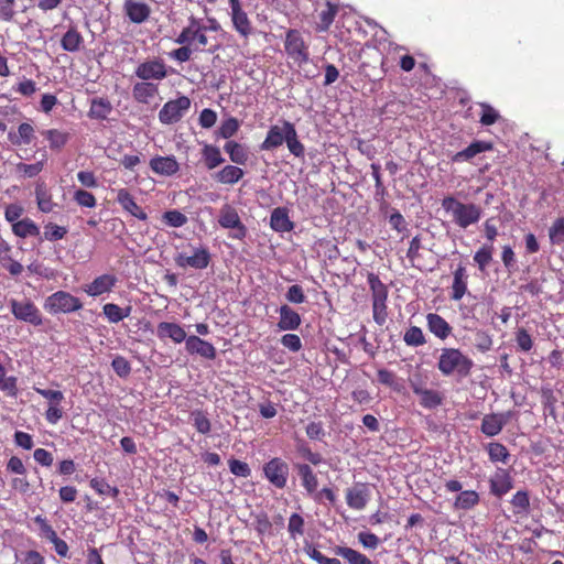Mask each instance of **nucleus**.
I'll list each match as a JSON object with an SVG mask.
<instances>
[{
  "label": "nucleus",
  "mask_w": 564,
  "mask_h": 564,
  "mask_svg": "<svg viewBox=\"0 0 564 564\" xmlns=\"http://www.w3.org/2000/svg\"><path fill=\"white\" fill-rule=\"evenodd\" d=\"M442 207L446 213L452 215L453 223L463 229L477 224L482 215L480 206L474 203H462L454 196L444 197L442 199Z\"/></svg>",
  "instance_id": "obj_1"
},
{
  "label": "nucleus",
  "mask_w": 564,
  "mask_h": 564,
  "mask_svg": "<svg viewBox=\"0 0 564 564\" xmlns=\"http://www.w3.org/2000/svg\"><path fill=\"white\" fill-rule=\"evenodd\" d=\"M367 282L371 293L372 317L377 325L382 326L388 319V296L389 289L380 280L379 275L368 272Z\"/></svg>",
  "instance_id": "obj_2"
},
{
  "label": "nucleus",
  "mask_w": 564,
  "mask_h": 564,
  "mask_svg": "<svg viewBox=\"0 0 564 564\" xmlns=\"http://www.w3.org/2000/svg\"><path fill=\"white\" fill-rule=\"evenodd\" d=\"M473 367V360L465 356L458 348L442 349L437 362V368L442 375L451 376L456 372L460 377H467Z\"/></svg>",
  "instance_id": "obj_3"
},
{
  "label": "nucleus",
  "mask_w": 564,
  "mask_h": 564,
  "mask_svg": "<svg viewBox=\"0 0 564 564\" xmlns=\"http://www.w3.org/2000/svg\"><path fill=\"white\" fill-rule=\"evenodd\" d=\"M43 307L52 315L70 314L82 310L83 303L67 291H56L45 299Z\"/></svg>",
  "instance_id": "obj_4"
},
{
  "label": "nucleus",
  "mask_w": 564,
  "mask_h": 564,
  "mask_svg": "<svg viewBox=\"0 0 564 564\" xmlns=\"http://www.w3.org/2000/svg\"><path fill=\"white\" fill-rule=\"evenodd\" d=\"M284 50L288 56L300 66L308 63L310 61L308 45L304 41L301 32L296 29H289L286 31Z\"/></svg>",
  "instance_id": "obj_5"
},
{
  "label": "nucleus",
  "mask_w": 564,
  "mask_h": 564,
  "mask_svg": "<svg viewBox=\"0 0 564 564\" xmlns=\"http://www.w3.org/2000/svg\"><path fill=\"white\" fill-rule=\"evenodd\" d=\"M10 311L15 319L28 323L34 327L43 325V315L40 308L30 299L9 301Z\"/></svg>",
  "instance_id": "obj_6"
},
{
  "label": "nucleus",
  "mask_w": 564,
  "mask_h": 564,
  "mask_svg": "<svg viewBox=\"0 0 564 564\" xmlns=\"http://www.w3.org/2000/svg\"><path fill=\"white\" fill-rule=\"evenodd\" d=\"M207 31V25H203L198 19L191 17L188 25L177 35L175 43L187 45L197 43L195 50H202L208 44Z\"/></svg>",
  "instance_id": "obj_7"
},
{
  "label": "nucleus",
  "mask_w": 564,
  "mask_h": 564,
  "mask_svg": "<svg viewBox=\"0 0 564 564\" xmlns=\"http://www.w3.org/2000/svg\"><path fill=\"white\" fill-rule=\"evenodd\" d=\"M191 108V99L187 96H180L176 99L166 101L159 111V120L163 124L178 122Z\"/></svg>",
  "instance_id": "obj_8"
},
{
  "label": "nucleus",
  "mask_w": 564,
  "mask_h": 564,
  "mask_svg": "<svg viewBox=\"0 0 564 564\" xmlns=\"http://www.w3.org/2000/svg\"><path fill=\"white\" fill-rule=\"evenodd\" d=\"M34 391L47 400L48 408L45 411V420L50 424H56L64 415L62 402L64 394L59 390L34 388Z\"/></svg>",
  "instance_id": "obj_9"
},
{
  "label": "nucleus",
  "mask_w": 564,
  "mask_h": 564,
  "mask_svg": "<svg viewBox=\"0 0 564 564\" xmlns=\"http://www.w3.org/2000/svg\"><path fill=\"white\" fill-rule=\"evenodd\" d=\"M289 470V465L280 457H274L263 465L264 477L278 489L286 486Z\"/></svg>",
  "instance_id": "obj_10"
},
{
  "label": "nucleus",
  "mask_w": 564,
  "mask_h": 564,
  "mask_svg": "<svg viewBox=\"0 0 564 564\" xmlns=\"http://www.w3.org/2000/svg\"><path fill=\"white\" fill-rule=\"evenodd\" d=\"M134 74L141 80H145V82L158 80V82H160V80L164 79L165 77H167L169 72H167L166 64L164 63L163 59L153 58V59H148V61L140 63L137 66Z\"/></svg>",
  "instance_id": "obj_11"
},
{
  "label": "nucleus",
  "mask_w": 564,
  "mask_h": 564,
  "mask_svg": "<svg viewBox=\"0 0 564 564\" xmlns=\"http://www.w3.org/2000/svg\"><path fill=\"white\" fill-rule=\"evenodd\" d=\"M289 131H294V124L288 120H283L281 124L271 126L260 149L263 151L278 149L285 142Z\"/></svg>",
  "instance_id": "obj_12"
},
{
  "label": "nucleus",
  "mask_w": 564,
  "mask_h": 564,
  "mask_svg": "<svg viewBox=\"0 0 564 564\" xmlns=\"http://www.w3.org/2000/svg\"><path fill=\"white\" fill-rule=\"evenodd\" d=\"M445 488L447 491L460 494L456 497L454 502L455 509L469 510L479 503V495L475 490H464L462 491L463 485L460 481L451 479L445 482Z\"/></svg>",
  "instance_id": "obj_13"
},
{
  "label": "nucleus",
  "mask_w": 564,
  "mask_h": 564,
  "mask_svg": "<svg viewBox=\"0 0 564 564\" xmlns=\"http://www.w3.org/2000/svg\"><path fill=\"white\" fill-rule=\"evenodd\" d=\"M218 224L226 229H236L234 238L243 239L247 235V228L242 224L237 210L229 204L221 207Z\"/></svg>",
  "instance_id": "obj_14"
},
{
  "label": "nucleus",
  "mask_w": 564,
  "mask_h": 564,
  "mask_svg": "<svg viewBox=\"0 0 564 564\" xmlns=\"http://www.w3.org/2000/svg\"><path fill=\"white\" fill-rule=\"evenodd\" d=\"M175 264L178 268H193L203 270L206 269L210 263V253L206 248L195 249L192 256H187L184 252L177 253L174 258Z\"/></svg>",
  "instance_id": "obj_15"
},
{
  "label": "nucleus",
  "mask_w": 564,
  "mask_h": 564,
  "mask_svg": "<svg viewBox=\"0 0 564 564\" xmlns=\"http://www.w3.org/2000/svg\"><path fill=\"white\" fill-rule=\"evenodd\" d=\"M118 279L115 274L105 273L95 278L89 284L83 286L84 292L93 297L110 293L116 286Z\"/></svg>",
  "instance_id": "obj_16"
},
{
  "label": "nucleus",
  "mask_w": 564,
  "mask_h": 564,
  "mask_svg": "<svg viewBox=\"0 0 564 564\" xmlns=\"http://www.w3.org/2000/svg\"><path fill=\"white\" fill-rule=\"evenodd\" d=\"M512 417V412L490 413L482 417L480 430L489 437L498 435Z\"/></svg>",
  "instance_id": "obj_17"
},
{
  "label": "nucleus",
  "mask_w": 564,
  "mask_h": 564,
  "mask_svg": "<svg viewBox=\"0 0 564 564\" xmlns=\"http://www.w3.org/2000/svg\"><path fill=\"white\" fill-rule=\"evenodd\" d=\"M370 500L368 484L357 482L346 490V502L354 510H362Z\"/></svg>",
  "instance_id": "obj_18"
},
{
  "label": "nucleus",
  "mask_w": 564,
  "mask_h": 564,
  "mask_svg": "<svg viewBox=\"0 0 564 564\" xmlns=\"http://www.w3.org/2000/svg\"><path fill=\"white\" fill-rule=\"evenodd\" d=\"M185 349L189 355H197L208 360H214L217 356L214 345L196 335L187 337Z\"/></svg>",
  "instance_id": "obj_19"
},
{
  "label": "nucleus",
  "mask_w": 564,
  "mask_h": 564,
  "mask_svg": "<svg viewBox=\"0 0 564 564\" xmlns=\"http://www.w3.org/2000/svg\"><path fill=\"white\" fill-rule=\"evenodd\" d=\"M116 200L122 209L139 220H148V214L139 206L128 188L122 187L116 191Z\"/></svg>",
  "instance_id": "obj_20"
},
{
  "label": "nucleus",
  "mask_w": 564,
  "mask_h": 564,
  "mask_svg": "<svg viewBox=\"0 0 564 564\" xmlns=\"http://www.w3.org/2000/svg\"><path fill=\"white\" fill-rule=\"evenodd\" d=\"M149 166L160 176H173L180 171V164L174 155H155L150 160Z\"/></svg>",
  "instance_id": "obj_21"
},
{
  "label": "nucleus",
  "mask_w": 564,
  "mask_h": 564,
  "mask_svg": "<svg viewBox=\"0 0 564 564\" xmlns=\"http://www.w3.org/2000/svg\"><path fill=\"white\" fill-rule=\"evenodd\" d=\"M123 11L130 22L135 24L144 23L151 14L150 6L137 0H124Z\"/></svg>",
  "instance_id": "obj_22"
},
{
  "label": "nucleus",
  "mask_w": 564,
  "mask_h": 564,
  "mask_svg": "<svg viewBox=\"0 0 564 564\" xmlns=\"http://www.w3.org/2000/svg\"><path fill=\"white\" fill-rule=\"evenodd\" d=\"M156 335L161 340L170 338L175 344L186 343L187 335L184 328L171 322H161L156 327Z\"/></svg>",
  "instance_id": "obj_23"
},
{
  "label": "nucleus",
  "mask_w": 564,
  "mask_h": 564,
  "mask_svg": "<svg viewBox=\"0 0 564 564\" xmlns=\"http://www.w3.org/2000/svg\"><path fill=\"white\" fill-rule=\"evenodd\" d=\"M245 176V171L237 164H227L213 175L215 182L221 185H235Z\"/></svg>",
  "instance_id": "obj_24"
},
{
  "label": "nucleus",
  "mask_w": 564,
  "mask_h": 564,
  "mask_svg": "<svg viewBox=\"0 0 564 564\" xmlns=\"http://www.w3.org/2000/svg\"><path fill=\"white\" fill-rule=\"evenodd\" d=\"M270 227L275 232H290L294 229V223L290 219L286 207H276L271 212Z\"/></svg>",
  "instance_id": "obj_25"
},
{
  "label": "nucleus",
  "mask_w": 564,
  "mask_h": 564,
  "mask_svg": "<svg viewBox=\"0 0 564 564\" xmlns=\"http://www.w3.org/2000/svg\"><path fill=\"white\" fill-rule=\"evenodd\" d=\"M492 149V143L487 141H474L466 149L456 152L452 156V162L462 163L467 162L474 159L476 155L490 151Z\"/></svg>",
  "instance_id": "obj_26"
},
{
  "label": "nucleus",
  "mask_w": 564,
  "mask_h": 564,
  "mask_svg": "<svg viewBox=\"0 0 564 564\" xmlns=\"http://www.w3.org/2000/svg\"><path fill=\"white\" fill-rule=\"evenodd\" d=\"M426 325L429 330L437 338L444 340L452 334V326L448 322L436 313L426 315Z\"/></svg>",
  "instance_id": "obj_27"
},
{
  "label": "nucleus",
  "mask_w": 564,
  "mask_h": 564,
  "mask_svg": "<svg viewBox=\"0 0 564 564\" xmlns=\"http://www.w3.org/2000/svg\"><path fill=\"white\" fill-rule=\"evenodd\" d=\"M279 315L278 328L280 330H295L302 323L300 314L286 304L280 306Z\"/></svg>",
  "instance_id": "obj_28"
},
{
  "label": "nucleus",
  "mask_w": 564,
  "mask_h": 564,
  "mask_svg": "<svg viewBox=\"0 0 564 564\" xmlns=\"http://www.w3.org/2000/svg\"><path fill=\"white\" fill-rule=\"evenodd\" d=\"M339 6L326 0L324 8L318 12V21L315 25L316 32H327L338 14Z\"/></svg>",
  "instance_id": "obj_29"
},
{
  "label": "nucleus",
  "mask_w": 564,
  "mask_h": 564,
  "mask_svg": "<svg viewBox=\"0 0 564 564\" xmlns=\"http://www.w3.org/2000/svg\"><path fill=\"white\" fill-rule=\"evenodd\" d=\"M11 246L3 239L0 240V263L10 275L19 276L23 272V265L14 260L11 254Z\"/></svg>",
  "instance_id": "obj_30"
},
{
  "label": "nucleus",
  "mask_w": 564,
  "mask_h": 564,
  "mask_svg": "<svg viewBox=\"0 0 564 564\" xmlns=\"http://www.w3.org/2000/svg\"><path fill=\"white\" fill-rule=\"evenodd\" d=\"M513 487L512 479L506 469L499 468L490 479V491L496 497H502Z\"/></svg>",
  "instance_id": "obj_31"
},
{
  "label": "nucleus",
  "mask_w": 564,
  "mask_h": 564,
  "mask_svg": "<svg viewBox=\"0 0 564 564\" xmlns=\"http://www.w3.org/2000/svg\"><path fill=\"white\" fill-rule=\"evenodd\" d=\"M159 94V86L152 82L141 80L132 87V97L139 104H149Z\"/></svg>",
  "instance_id": "obj_32"
},
{
  "label": "nucleus",
  "mask_w": 564,
  "mask_h": 564,
  "mask_svg": "<svg viewBox=\"0 0 564 564\" xmlns=\"http://www.w3.org/2000/svg\"><path fill=\"white\" fill-rule=\"evenodd\" d=\"M35 199L37 204V208L45 214H48L54 210L56 207V203L53 200V195L45 184V182H37L35 186Z\"/></svg>",
  "instance_id": "obj_33"
},
{
  "label": "nucleus",
  "mask_w": 564,
  "mask_h": 564,
  "mask_svg": "<svg viewBox=\"0 0 564 564\" xmlns=\"http://www.w3.org/2000/svg\"><path fill=\"white\" fill-rule=\"evenodd\" d=\"M453 275L451 299L454 301H460L467 292L468 274L466 268L463 264H459Z\"/></svg>",
  "instance_id": "obj_34"
},
{
  "label": "nucleus",
  "mask_w": 564,
  "mask_h": 564,
  "mask_svg": "<svg viewBox=\"0 0 564 564\" xmlns=\"http://www.w3.org/2000/svg\"><path fill=\"white\" fill-rule=\"evenodd\" d=\"M224 151L228 154L230 162L237 165H246L249 160V151L246 145L229 140L224 145Z\"/></svg>",
  "instance_id": "obj_35"
},
{
  "label": "nucleus",
  "mask_w": 564,
  "mask_h": 564,
  "mask_svg": "<svg viewBox=\"0 0 564 564\" xmlns=\"http://www.w3.org/2000/svg\"><path fill=\"white\" fill-rule=\"evenodd\" d=\"M41 134L47 140L48 148L55 152L62 151L70 139L68 132L55 128L43 130Z\"/></svg>",
  "instance_id": "obj_36"
},
{
  "label": "nucleus",
  "mask_w": 564,
  "mask_h": 564,
  "mask_svg": "<svg viewBox=\"0 0 564 564\" xmlns=\"http://www.w3.org/2000/svg\"><path fill=\"white\" fill-rule=\"evenodd\" d=\"M84 44V37L75 25H69L61 39V46L66 52H78Z\"/></svg>",
  "instance_id": "obj_37"
},
{
  "label": "nucleus",
  "mask_w": 564,
  "mask_h": 564,
  "mask_svg": "<svg viewBox=\"0 0 564 564\" xmlns=\"http://www.w3.org/2000/svg\"><path fill=\"white\" fill-rule=\"evenodd\" d=\"M112 112V105L107 98H94L90 101L88 117L95 120H106Z\"/></svg>",
  "instance_id": "obj_38"
},
{
  "label": "nucleus",
  "mask_w": 564,
  "mask_h": 564,
  "mask_svg": "<svg viewBox=\"0 0 564 564\" xmlns=\"http://www.w3.org/2000/svg\"><path fill=\"white\" fill-rule=\"evenodd\" d=\"M333 552L335 555L343 557L348 564H373L367 555L348 546L336 545Z\"/></svg>",
  "instance_id": "obj_39"
},
{
  "label": "nucleus",
  "mask_w": 564,
  "mask_h": 564,
  "mask_svg": "<svg viewBox=\"0 0 564 564\" xmlns=\"http://www.w3.org/2000/svg\"><path fill=\"white\" fill-rule=\"evenodd\" d=\"M35 130L31 123L22 122L18 127V132H9L8 139L13 145H28L34 139Z\"/></svg>",
  "instance_id": "obj_40"
},
{
  "label": "nucleus",
  "mask_w": 564,
  "mask_h": 564,
  "mask_svg": "<svg viewBox=\"0 0 564 564\" xmlns=\"http://www.w3.org/2000/svg\"><path fill=\"white\" fill-rule=\"evenodd\" d=\"M12 232L19 238L37 237L40 227L34 220L25 217L12 225Z\"/></svg>",
  "instance_id": "obj_41"
},
{
  "label": "nucleus",
  "mask_w": 564,
  "mask_h": 564,
  "mask_svg": "<svg viewBox=\"0 0 564 564\" xmlns=\"http://www.w3.org/2000/svg\"><path fill=\"white\" fill-rule=\"evenodd\" d=\"M202 156L206 169L209 171L216 169L225 162L219 148L213 144H205L203 147Z\"/></svg>",
  "instance_id": "obj_42"
},
{
  "label": "nucleus",
  "mask_w": 564,
  "mask_h": 564,
  "mask_svg": "<svg viewBox=\"0 0 564 564\" xmlns=\"http://www.w3.org/2000/svg\"><path fill=\"white\" fill-rule=\"evenodd\" d=\"M231 20L235 30L245 39L252 34V25L247 13L241 9L231 12Z\"/></svg>",
  "instance_id": "obj_43"
},
{
  "label": "nucleus",
  "mask_w": 564,
  "mask_h": 564,
  "mask_svg": "<svg viewBox=\"0 0 564 564\" xmlns=\"http://www.w3.org/2000/svg\"><path fill=\"white\" fill-rule=\"evenodd\" d=\"M296 468L302 480V486L310 495L314 494L318 487V480L313 469L307 464H300Z\"/></svg>",
  "instance_id": "obj_44"
},
{
  "label": "nucleus",
  "mask_w": 564,
  "mask_h": 564,
  "mask_svg": "<svg viewBox=\"0 0 564 564\" xmlns=\"http://www.w3.org/2000/svg\"><path fill=\"white\" fill-rule=\"evenodd\" d=\"M513 508V514L527 517L530 513V497L527 490L517 491L510 501Z\"/></svg>",
  "instance_id": "obj_45"
},
{
  "label": "nucleus",
  "mask_w": 564,
  "mask_h": 564,
  "mask_svg": "<svg viewBox=\"0 0 564 564\" xmlns=\"http://www.w3.org/2000/svg\"><path fill=\"white\" fill-rule=\"evenodd\" d=\"M419 397L424 409H435L443 402L442 393L432 389H423Z\"/></svg>",
  "instance_id": "obj_46"
},
{
  "label": "nucleus",
  "mask_w": 564,
  "mask_h": 564,
  "mask_svg": "<svg viewBox=\"0 0 564 564\" xmlns=\"http://www.w3.org/2000/svg\"><path fill=\"white\" fill-rule=\"evenodd\" d=\"M487 451H488L489 459L492 463L501 462L503 464H507V462L510 457V453H509L508 448L503 444L498 443V442L489 443L487 446Z\"/></svg>",
  "instance_id": "obj_47"
},
{
  "label": "nucleus",
  "mask_w": 564,
  "mask_h": 564,
  "mask_svg": "<svg viewBox=\"0 0 564 564\" xmlns=\"http://www.w3.org/2000/svg\"><path fill=\"white\" fill-rule=\"evenodd\" d=\"M240 122L235 117H229L221 121L220 127L217 130V137L229 141L239 130Z\"/></svg>",
  "instance_id": "obj_48"
},
{
  "label": "nucleus",
  "mask_w": 564,
  "mask_h": 564,
  "mask_svg": "<svg viewBox=\"0 0 564 564\" xmlns=\"http://www.w3.org/2000/svg\"><path fill=\"white\" fill-rule=\"evenodd\" d=\"M68 230L64 226L56 225L54 223H47L44 226L43 237L40 239V241L47 240V241H57L65 238Z\"/></svg>",
  "instance_id": "obj_49"
},
{
  "label": "nucleus",
  "mask_w": 564,
  "mask_h": 564,
  "mask_svg": "<svg viewBox=\"0 0 564 564\" xmlns=\"http://www.w3.org/2000/svg\"><path fill=\"white\" fill-rule=\"evenodd\" d=\"M403 340L410 347H419L426 344L425 335L417 326H410L403 335Z\"/></svg>",
  "instance_id": "obj_50"
},
{
  "label": "nucleus",
  "mask_w": 564,
  "mask_h": 564,
  "mask_svg": "<svg viewBox=\"0 0 564 564\" xmlns=\"http://www.w3.org/2000/svg\"><path fill=\"white\" fill-rule=\"evenodd\" d=\"M494 246L484 245L474 254V261L480 271H485L492 261Z\"/></svg>",
  "instance_id": "obj_51"
},
{
  "label": "nucleus",
  "mask_w": 564,
  "mask_h": 564,
  "mask_svg": "<svg viewBox=\"0 0 564 564\" xmlns=\"http://www.w3.org/2000/svg\"><path fill=\"white\" fill-rule=\"evenodd\" d=\"M191 417L193 420V425L198 433L208 434L212 431L210 420L207 417L204 411L194 410L191 413Z\"/></svg>",
  "instance_id": "obj_52"
},
{
  "label": "nucleus",
  "mask_w": 564,
  "mask_h": 564,
  "mask_svg": "<svg viewBox=\"0 0 564 564\" xmlns=\"http://www.w3.org/2000/svg\"><path fill=\"white\" fill-rule=\"evenodd\" d=\"M46 161V154H43V159L32 164L26 163H18L17 171L21 173L25 177H35L37 176L44 169Z\"/></svg>",
  "instance_id": "obj_53"
},
{
  "label": "nucleus",
  "mask_w": 564,
  "mask_h": 564,
  "mask_svg": "<svg viewBox=\"0 0 564 564\" xmlns=\"http://www.w3.org/2000/svg\"><path fill=\"white\" fill-rule=\"evenodd\" d=\"M286 147L289 151L296 158H304L305 155V147L299 140L297 131L294 128V131H289L288 138L285 140Z\"/></svg>",
  "instance_id": "obj_54"
},
{
  "label": "nucleus",
  "mask_w": 564,
  "mask_h": 564,
  "mask_svg": "<svg viewBox=\"0 0 564 564\" xmlns=\"http://www.w3.org/2000/svg\"><path fill=\"white\" fill-rule=\"evenodd\" d=\"M549 238L552 245L564 243V217H558L549 228Z\"/></svg>",
  "instance_id": "obj_55"
},
{
  "label": "nucleus",
  "mask_w": 564,
  "mask_h": 564,
  "mask_svg": "<svg viewBox=\"0 0 564 564\" xmlns=\"http://www.w3.org/2000/svg\"><path fill=\"white\" fill-rule=\"evenodd\" d=\"M162 220L165 225L174 228H180L186 225L187 217L177 209L167 210L162 215Z\"/></svg>",
  "instance_id": "obj_56"
},
{
  "label": "nucleus",
  "mask_w": 564,
  "mask_h": 564,
  "mask_svg": "<svg viewBox=\"0 0 564 564\" xmlns=\"http://www.w3.org/2000/svg\"><path fill=\"white\" fill-rule=\"evenodd\" d=\"M304 518L299 513H292L288 522V532L292 539L302 536L304 534Z\"/></svg>",
  "instance_id": "obj_57"
},
{
  "label": "nucleus",
  "mask_w": 564,
  "mask_h": 564,
  "mask_svg": "<svg viewBox=\"0 0 564 564\" xmlns=\"http://www.w3.org/2000/svg\"><path fill=\"white\" fill-rule=\"evenodd\" d=\"M0 390L4 391L8 395L14 397L18 392L17 378L6 377V369L0 364Z\"/></svg>",
  "instance_id": "obj_58"
},
{
  "label": "nucleus",
  "mask_w": 564,
  "mask_h": 564,
  "mask_svg": "<svg viewBox=\"0 0 564 564\" xmlns=\"http://www.w3.org/2000/svg\"><path fill=\"white\" fill-rule=\"evenodd\" d=\"M90 487L99 495H106V496H110L112 498H117L119 495V489L117 487L110 486L104 479H98V478L91 479Z\"/></svg>",
  "instance_id": "obj_59"
},
{
  "label": "nucleus",
  "mask_w": 564,
  "mask_h": 564,
  "mask_svg": "<svg viewBox=\"0 0 564 564\" xmlns=\"http://www.w3.org/2000/svg\"><path fill=\"white\" fill-rule=\"evenodd\" d=\"M73 199L80 207L94 208L97 204L94 194L85 189L75 191Z\"/></svg>",
  "instance_id": "obj_60"
},
{
  "label": "nucleus",
  "mask_w": 564,
  "mask_h": 564,
  "mask_svg": "<svg viewBox=\"0 0 564 564\" xmlns=\"http://www.w3.org/2000/svg\"><path fill=\"white\" fill-rule=\"evenodd\" d=\"M228 466H229L230 473L237 477L247 478L251 475V469H250L249 465L239 459H236V458L229 459Z\"/></svg>",
  "instance_id": "obj_61"
},
{
  "label": "nucleus",
  "mask_w": 564,
  "mask_h": 564,
  "mask_svg": "<svg viewBox=\"0 0 564 564\" xmlns=\"http://www.w3.org/2000/svg\"><path fill=\"white\" fill-rule=\"evenodd\" d=\"M111 367L120 378H126L131 372L130 362L122 356H116L111 361Z\"/></svg>",
  "instance_id": "obj_62"
},
{
  "label": "nucleus",
  "mask_w": 564,
  "mask_h": 564,
  "mask_svg": "<svg viewBox=\"0 0 564 564\" xmlns=\"http://www.w3.org/2000/svg\"><path fill=\"white\" fill-rule=\"evenodd\" d=\"M475 346L481 352L490 350L492 347L491 336L485 330H477L475 333Z\"/></svg>",
  "instance_id": "obj_63"
},
{
  "label": "nucleus",
  "mask_w": 564,
  "mask_h": 564,
  "mask_svg": "<svg viewBox=\"0 0 564 564\" xmlns=\"http://www.w3.org/2000/svg\"><path fill=\"white\" fill-rule=\"evenodd\" d=\"M307 555L318 564H341L336 557H327L314 546L306 549Z\"/></svg>",
  "instance_id": "obj_64"
}]
</instances>
